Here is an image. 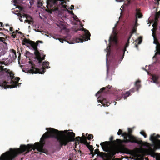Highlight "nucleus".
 I'll return each instance as SVG.
<instances>
[{"label":"nucleus","instance_id":"ea45409f","mask_svg":"<svg viewBox=\"0 0 160 160\" xmlns=\"http://www.w3.org/2000/svg\"><path fill=\"white\" fill-rule=\"evenodd\" d=\"M133 34V33H132V32H130V34L129 36L128 37V38H130L131 39V37H132Z\"/></svg>","mask_w":160,"mask_h":160},{"label":"nucleus","instance_id":"6e6552de","mask_svg":"<svg viewBox=\"0 0 160 160\" xmlns=\"http://www.w3.org/2000/svg\"><path fill=\"white\" fill-rule=\"evenodd\" d=\"M42 64V68L40 69L36 68L35 65L32 61H29V63L31 64V68L28 70V72L31 73L32 74L33 73H40L43 74L45 72V68H50L49 65V62L48 61L43 62Z\"/></svg>","mask_w":160,"mask_h":160},{"label":"nucleus","instance_id":"13d9d810","mask_svg":"<svg viewBox=\"0 0 160 160\" xmlns=\"http://www.w3.org/2000/svg\"><path fill=\"white\" fill-rule=\"evenodd\" d=\"M27 53H29V52H27Z\"/></svg>","mask_w":160,"mask_h":160},{"label":"nucleus","instance_id":"e2e57ef3","mask_svg":"<svg viewBox=\"0 0 160 160\" xmlns=\"http://www.w3.org/2000/svg\"><path fill=\"white\" fill-rule=\"evenodd\" d=\"M83 25H82H82H81V26L82 27H83Z\"/></svg>","mask_w":160,"mask_h":160},{"label":"nucleus","instance_id":"393cba45","mask_svg":"<svg viewBox=\"0 0 160 160\" xmlns=\"http://www.w3.org/2000/svg\"><path fill=\"white\" fill-rule=\"evenodd\" d=\"M64 2H61L60 3V5H58H58L56 6V7H58V8L59 9V7L60 6H62V7L64 8H66L67 6L64 5V3H66V2L65 1H64Z\"/></svg>","mask_w":160,"mask_h":160},{"label":"nucleus","instance_id":"de8ad7c7","mask_svg":"<svg viewBox=\"0 0 160 160\" xmlns=\"http://www.w3.org/2000/svg\"><path fill=\"white\" fill-rule=\"evenodd\" d=\"M29 22V20H25V22H24L25 23H28V22Z\"/></svg>","mask_w":160,"mask_h":160},{"label":"nucleus","instance_id":"20e7f679","mask_svg":"<svg viewBox=\"0 0 160 160\" xmlns=\"http://www.w3.org/2000/svg\"><path fill=\"white\" fill-rule=\"evenodd\" d=\"M39 43H42L43 42L38 41L35 43L34 42L26 38H24L22 41V45H25L30 49L34 51V54L35 56V58L38 61L39 64L40 65L42 61L45 59L46 55L42 52L40 53L38 51V46Z\"/></svg>","mask_w":160,"mask_h":160},{"label":"nucleus","instance_id":"c85d7f7f","mask_svg":"<svg viewBox=\"0 0 160 160\" xmlns=\"http://www.w3.org/2000/svg\"><path fill=\"white\" fill-rule=\"evenodd\" d=\"M140 133L142 135H143L144 137L145 138H146L147 137V135L146 133L144 131H142L140 132Z\"/></svg>","mask_w":160,"mask_h":160},{"label":"nucleus","instance_id":"423d86ee","mask_svg":"<svg viewBox=\"0 0 160 160\" xmlns=\"http://www.w3.org/2000/svg\"><path fill=\"white\" fill-rule=\"evenodd\" d=\"M25 146H20L19 148L17 149L10 148L9 151L1 155L0 160H14L18 154L25 152Z\"/></svg>","mask_w":160,"mask_h":160},{"label":"nucleus","instance_id":"2f4dec72","mask_svg":"<svg viewBox=\"0 0 160 160\" xmlns=\"http://www.w3.org/2000/svg\"><path fill=\"white\" fill-rule=\"evenodd\" d=\"M123 133V132H122V130L121 129H119L118 130V132L117 134L118 135H121L122 136V135Z\"/></svg>","mask_w":160,"mask_h":160},{"label":"nucleus","instance_id":"f03ea898","mask_svg":"<svg viewBox=\"0 0 160 160\" xmlns=\"http://www.w3.org/2000/svg\"><path fill=\"white\" fill-rule=\"evenodd\" d=\"M4 38L0 37V57L4 55L6 51L3 48ZM3 64L6 65L4 61H0V86L2 88H13L17 87L18 82L20 79L19 77H17L14 78V73L10 71L9 69L4 68Z\"/></svg>","mask_w":160,"mask_h":160},{"label":"nucleus","instance_id":"49530a36","mask_svg":"<svg viewBox=\"0 0 160 160\" xmlns=\"http://www.w3.org/2000/svg\"><path fill=\"white\" fill-rule=\"evenodd\" d=\"M33 22L32 21H31V20H29V22H28V23L29 24H31V23H32Z\"/></svg>","mask_w":160,"mask_h":160},{"label":"nucleus","instance_id":"dca6fc26","mask_svg":"<svg viewBox=\"0 0 160 160\" xmlns=\"http://www.w3.org/2000/svg\"><path fill=\"white\" fill-rule=\"evenodd\" d=\"M154 41L153 43L156 44V50L157 51V53L160 55V44L158 42V40L156 38H154Z\"/></svg>","mask_w":160,"mask_h":160},{"label":"nucleus","instance_id":"39448f33","mask_svg":"<svg viewBox=\"0 0 160 160\" xmlns=\"http://www.w3.org/2000/svg\"><path fill=\"white\" fill-rule=\"evenodd\" d=\"M160 138V135L155 133L151 135L150 140L152 141V144H150L151 146H154V148L149 147L147 150L148 154L150 155L153 158L156 157V160H160V156L158 153L155 152V151L158 149H160V139H158Z\"/></svg>","mask_w":160,"mask_h":160},{"label":"nucleus","instance_id":"2eb2a0df","mask_svg":"<svg viewBox=\"0 0 160 160\" xmlns=\"http://www.w3.org/2000/svg\"><path fill=\"white\" fill-rule=\"evenodd\" d=\"M130 95L129 92L127 91L125 93L118 95L117 99L120 100L121 99H126Z\"/></svg>","mask_w":160,"mask_h":160},{"label":"nucleus","instance_id":"7ed1b4c3","mask_svg":"<svg viewBox=\"0 0 160 160\" xmlns=\"http://www.w3.org/2000/svg\"><path fill=\"white\" fill-rule=\"evenodd\" d=\"M110 143L109 142H104L100 144L103 150L107 152H100L98 149L95 150V154H98L103 160H112L115 154L118 153V149L116 147L109 146Z\"/></svg>","mask_w":160,"mask_h":160},{"label":"nucleus","instance_id":"6ab92c4d","mask_svg":"<svg viewBox=\"0 0 160 160\" xmlns=\"http://www.w3.org/2000/svg\"><path fill=\"white\" fill-rule=\"evenodd\" d=\"M121 150L123 153H129L131 152L130 150L125 147H122L121 148Z\"/></svg>","mask_w":160,"mask_h":160},{"label":"nucleus","instance_id":"603ef678","mask_svg":"<svg viewBox=\"0 0 160 160\" xmlns=\"http://www.w3.org/2000/svg\"><path fill=\"white\" fill-rule=\"evenodd\" d=\"M18 33H20V34H22V33L21 32H19L18 31Z\"/></svg>","mask_w":160,"mask_h":160},{"label":"nucleus","instance_id":"c756f323","mask_svg":"<svg viewBox=\"0 0 160 160\" xmlns=\"http://www.w3.org/2000/svg\"><path fill=\"white\" fill-rule=\"evenodd\" d=\"M160 16V11L157 12L156 14V19H158Z\"/></svg>","mask_w":160,"mask_h":160},{"label":"nucleus","instance_id":"473e14b6","mask_svg":"<svg viewBox=\"0 0 160 160\" xmlns=\"http://www.w3.org/2000/svg\"><path fill=\"white\" fill-rule=\"evenodd\" d=\"M128 91L129 92V93H130V94L131 93H133L135 91V89L134 88H132V89H130L129 91Z\"/></svg>","mask_w":160,"mask_h":160},{"label":"nucleus","instance_id":"5fc2aeb1","mask_svg":"<svg viewBox=\"0 0 160 160\" xmlns=\"http://www.w3.org/2000/svg\"><path fill=\"white\" fill-rule=\"evenodd\" d=\"M3 29L5 31H7L8 32V29H4V28H3Z\"/></svg>","mask_w":160,"mask_h":160},{"label":"nucleus","instance_id":"a18cd8bd","mask_svg":"<svg viewBox=\"0 0 160 160\" xmlns=\"http://www.w3.org/2000/svg\"><path fill=\"white\" fill-rule=\"evenodd\" d=\"M116 1L118 2H123L124 0H116Z\"/></svg>","mask_w":160,"mask_h":160},{"label":"nucleus","instance_id":"c9c22d12","mask_svg":"<svg viewBox=\"0 0 160 160\" xmlns=\"http://www.w3.org/2000/svg\"><path fill=\"white\" fill-rule=\"evenodd\" d=\"M160 0H154L155 4L156 5L158 6L159 4V1Z\"/></svg>","mask_w":160,"mask_h":160},{"label":"nucleus","instance_id":"09e8293b","mask_svg":"<svg viewBox=\"0 0 160 160\" xmlns=\"http://www.w3.org/2000/svg\"><path fill=\"white\" fill-rule=\"evenodd\" d=\"M3 27V26L2 23L0 22V27Z\"/></svg>","mask_w":160,"mask_h":160},{"label":"nucleus","instance_id":"1a4fd4ad","mask_svg":"<svg viewBox=\"0 0 160 160\" xmlns=\"http://www.w3.org/2000/svg\"><path fill=\"white\" fill-rule=\"evenodd\" d=\"M79 30L84 31V33L82 35H80L79 37H77L75 38V41L76 42H82L83 41H87L90 40L91 35L88 30L82 28L78 29L76 32Z\"/></svg>","mask_w":160,"mask_h":160},{"label":"nucleus","instance_id":"8fccbe9b","mask_svg":"<svg viewBox=\"0 0 160 160\" xmlns=\"http://www.w3.org/2000/svg\"><path fill=\"white\" fill-rule=\"evenodd\" d=\"M19 8L21 11H22L23 10V8L22 7H19Z\"/></svg>","mask_w":160,"mask_h":160},{"label":"nucleus","instance_id":"aec40b11","mask_svg":"<svg viewBox=\"0 0 160 160\" xmlns=\"http://www.w3.org/2000/svg\"><path fill=\"white\" fill-rule=\"evenodd\" d=\"M140 82L141 81L139 80H137L135 82V86L137 88V91H138L139 88L141 87Z\"/></svg>","mask_w":160,"mask_h":160},{"label":"nucleus","instance_id":"9d476101","mask_svg":"<svg viewBox=\"0 0 160 160\" xmlns=\"http://www.w3.org/2000/svg\"><path fill=\"white\" fill-rule=\"evenodd\" d=\"M63 132H65L67 134H66L64 135H65L67 136V137L68 138L71 140V141H69L67 144V145L68 143L72 141H75V144L76 145H77L78 144H79L80 143H81V140L82 138L80 137H77L75 138H74L75 137V134L73 132H68V131L67 130H64Z\"/></svg>","mask_w":160,"mask_h":160},{"label":"nucleus","instance_id":"5701e85b","mask_svg":"<svg viewBox=\"0 0 160 160\" xmlns=\"http://www.w3.org/2000/svg\"><path fill=\"white\" fill-rule=\"evenodd\" d=\"M136 19L135 21V23H137L138 21L137 18H142V15L141 13H140V12H137L136 13Z\"/></svg>","mask_w":160,"mask_h":160},{"label":"nucleus","instance_id":"58836bf2","mask_svg":"<svg viewBox=\"0 0 160 160\" xmlns=\"http://www.w3.org/2000/svg\"><path fill=\"white\" fill-rule=\"evenodd\" d=\"M59 40L60 41V42L62 43L63 42V41L64 40V39H63L62 38H59Z\"/></svg>","mask_w":160,"mask_h":160},{"label":"nucleus","instance_id":"412c9836","mask_svg":"<svg viewBox=\"0 0 160 160\" xmlns=\"http://www.w3.org/2000/svg\"><path fill=\"white\" fill-rule=\"evenodd\" d=\"M9 56H10L12 59H15V58L17 57L16 51L15 50H13L12 52H11V53L10 54Z\"/></svg>","mask_w":160,"mask_h":160},{"label":"nucleus","instance_id":"a878e982","mask_svg":"<svg viewBox=\"0 0 160 160\" xmlns=\"http://www.w3.org/2000/svg\"><path fill=\"white\" fill-rule=\"evenodd\" d=\"M83 137L85 138H87L88 139V140H90L91 139V137L92 138H93V136L92 134H89L88 136L87 137H85L84 135V133H82Z\"/></svg>","mask_w":160,"mask_h":160},{"label":"nucleus","instance_id":"052dcab7","mask_svg":"<svg viewBox=\"0 0 160 160\" xmlns=\"http://www.w3.org/2000/svg\"><path fill=\"white\" fill-rule=\"evenodd\" d=\"M128 3H130V1H128Z\"/></svg>","mask_w":160,"mask_h":160},{"label":"nucleus","instance_id":"f704fd0d","mask_svg":"<svg viewBox=\"0 0 160 160\" xmlns=\"http://www.w3.org/2000/svg\"><path fill=\"white\" fill-rule=\"evenodd\" d=\"M73 18L74 19L77 21H79L80 22V20H79L78 18L77 17V16L75 15H74Z\"/></svg>","mask_w":160,"mask_h":160},{"label":"nucleus","instance_id":"e433bc0d","mask_svg":"<svg viewBox=\"0 0 160 160\" xmlns=\"http://www.w3.org/2000/svg\"><path fill=\"white\" fill-rule=\"evenodd\" d=\"M138 40H139V42H138V44H140L142 42V38H141V37H139L138 38Z\"/></svg>","mask_w":160,"mask_h":160},{"label":"nucleus","instance_id":"f8f14e48","mask_svg":"<svg viewBox=\"0 0 160 160\" xmlns=\"http://www.w3.org/2000/svg\"><path fill=\"white\" fill-rule=\"evenodd\" d=\"M111 87L112 86L108 85L105 87L102 88L96 94V97H98L99 96V94L102 92L107 93L108 91H109V90L111 88Z\"/></svg>","mask_w":160,"mask_h":160},{"label":"nucleus","instance_id":"a19ab883","mask_svg":"<svg viewBox=\"0 0 160 160\" xmlns=\"http://www.w3.org/2000/svg\"><path fill=\"white\" fill-rule=\"evenodd\" d=\"M68 12H69L70 14H71V15H75L74 13L73 12V11H68Z\"/></svg>","mask_w":160,"mask_h":160},{"label":"nucleus","instance_id":"79ce46f5","mask_svg":"<svg viewBox=\"0 0 160 160\" xmlns=\"http://www.w3.org/2000/svg\"><path fill=\"white\" fill-rule=\"evenodd\" d=\"M152 35L153 36V38H154H154H156V36H155V33H154L153 32L152 33Z\"/></svg>","mask_w":160,"mask_h":160},{"label":"nucleus","instance_id":"4d7b16f0","mask_svg":"<svg viewBox=\"0 0 160 160\" xmlns=\"http://www.w3.org/2000/svg\"><path fill=\"white\" fill-rule=\"evenodd\" d=\"M1 30H2V28H0V31H1Z\"/></svg>","mask_w":160,"mask_h":160},{"label":"nucleus","instance_id":"f257e3e1","mask_svg":"<svg viewBox=\"0 0 160 160\" xmlns=\"http://www.w3.org/2000/svg\"><path fill=\"white\" fill-rule=\"evenodd\" d=\"M46 130H48V131L43 135L41 138L40 142H36L34 145L28 144L27 145H21L25 146V152L26 151V153L28 152L32 149L35 150L37 149L39 152H42L45 143V139L50 137L54 138L57 139L59 143L58 146L60 148L63 146H66L67 143L71 141L68 138L67 136L63 134V131H59L57 129L51 128L48 129L47 128Z\"/></svg>","mask_w":160,"mask_h":160},{"label":"nucleus","instance_id":"4c0bfd02","mask_svg":"<svg viewBox=\"0 0 160 160\" xmlns=\"http://www.w3.org/2000/svg\"><path fill=\"white\" fill-rule=\"evenodd\" d=\"M90 151L92 155V157H93L94 156V152H93V150L92 149V150H90Z\"/></svg>","mask_w":160,"mask_h":160},{"label":"nucleus","instance_id":"4be33fe9","mask_svg":"<svg viewBox=\"0 0 160 160\" xmlns=\"http://www.w3.org/2000/svg\"><path fill=\"white\" fill-rule=\"evenodd\" d=\"M18 15L19 16V19L21 21H23V20L22 19V18L23 17V18H28V15L25 14H23L22 15L20 13H19Z\"/></svg>","mask_w":160,"mask_h":160},{"label":"nucleus","instance_id":"ddd939ff","mask_svg":"<svg viewBox=\"0 0 160 160\" xmlns=\"http://www.w3.org/2000/svg\"><path fill=\"white\" fill-rule=\"evenodd\" d=\"M113 136H111L109 138V140L110 141V142L109 141L110 143L109 144V146H113L116 147L115 146L117 144H122L123 142H118V141H117V140L118 139H116V140H113Z\"/></svg>","mask_w":160,"mask_h":160},{"label":"nucleus","instance_id":"7c9ffc66","mask_svg":"<svg viewBox=\"0 0 160 160\" xmlns=\"http://www.w3.org/2000/svg\"><path fill=\"white\" fill-rule=\"evenodd\" d=\"M87 147L88 148V149H89L90 151L93 149V146L92 145H90V144L87 145Z\"/></svg>","mask_w":160,"mask_h":160},{"label":"nucleus","instance_id":"72a5a7b5","mask_svg":"<svg viewBox=\"0 0 160 160\" xmlns=\"http://www.w3.org/2000/svg\"><path fill=\"white\" fill-rule=\"evenodd\" d=\"M137 31V28H136L134 27L132 30V31L131 32H132V33H134L135 32Z\"/></svg>","mask_w":160,"mask_h":160},{"label":"nucleus","instance_id":"bf43d9fd","mask_svg":"<svg viewBox=\"0 0 160 160\" xmlns=\"http://www.w3.org/2000/svg\"><path fill=\"white\" fill-rule=\"evenodd\" d=\"M144 70H145V71H147V70H146V69H145V68H144Z\"/></svg>","mask_w":160,"mask_h":160},{"label":"nucleus","instance_id":"0e129e2a","mask_svg":"<svg viewBox=\"0 0 160 160\" xmlns=\"http://www.w3.org/2000/svg\"><path fill=\"white\" fill-rule=\"evenodd\" d=\"M147 160H149V159L148 158V159H147Z\"/></svg>","mask_w":160,"mask_h":160},{"label":"nucleus","instance_id":"9b49d317","mask_svg":"<svg viewBox=\"0 0 160 160\" xmlns=\"http://www.w3.org/2000/svg\"><path fill=\"white\" fill-rule=\"evenodd\" d=\"M58 1L63 2L64 0H47V7L48 8H51L52 11H59V9L58 7L56 6L58 5Z\"/></svg>","mask_w":160,"mask_h":160},{"label":"nucleus","instance_id":"680f3d73","mask_svg":"<svg viewBox=\"0 0 160 160\" xmlns=\"http://www.w3.org/2000/svg\"><path fill=\"white\" fill-rule=\"evenodd\" d=\"M81 153V151H80V153Z\"/></svg>","mask_w":160,"mask_h":160},{"label":"nucleus","instance_id":"3c124183","mask_svg":"<svg viewBox=\"0 0 160 160\" xmlns=\"http://www.w3.org/2000/svg\"><path fill=\"white\" fill-rule=\"evenodd\" d=\"M130 38H128L127 41V42H128V43H130L129 40H130Z\"/></svg>","mask_w":160,"mask_h":160},{"label":"nucleus","instance_id":"c03bdc74","mask_svg":"<svg viewBox=\"0 0 160 160\" xmlns=\"http://www.w3.org/2000/svg\"><path fill=\"white\" fill-rule=\"evenodd\" d=\"M74 6L73 5H71V7L70 8V9L71 10L72 9H74Z\"/></svg>","mask_w":160,"mask_h":160},{"label":"nucleus","instance_id":"69168bd1","mask_svg":"<svg viewBox=\"0 0 160 160\" xmlns=\"http://www.w3.org/2000/svg\"><path fill=\"white\" fill-rule=\"evenodd\" d=\"M136 11H138V9H136Z\"/></svg>","mask_w":160,"mask_h":160},{"label":"nucleus","instance_id":"4468645a","mask_svg":"<svg viewBox=\"0 0 160 160\" xmlns=\"http://www.w3.org/2000/svg\"><path fill=\"white\" fill-rule=\"evenodd\" d=\"M98 98L99 99L100 102L102 103L104 107L108 106L110 104L109 102L108 101L106 98H102L101 99V98L99 96L98 97Z\"/></svg>","mask_w":160,"mask_h":160},{"label":"nucleus","instance_id":"864d4df0","mask_svg":"<svg viewBox=\"0 0 160 160\" xmlns=\"http://www.w3.org/2000/svg\"><path fill=\"white\" fill-rule=\"evenodd\" d=\"M5 26H9V25L8 24H5Z\"/></svg>","mask_w":160,"mask_h":160},{"label":"nucleus","instance_id":"37998d69","mask_svg":"<svg viewBox=\"0 0 160 160\" xmlns=\"http://www.w3.org/2000/svg\"><path fill=\"white\" fill-rule=\"evenodd\" d=\"M10 31L11 32L13 31V27H10L9 28Z\"/></svg>","mask_w":160,"mask_h":160},{"label":"nucleus","instance_id":"f3484780","mask_svg":"<svg viewBox=\"0 0 160 160\" xmlns=\"http://www.w3.org/2000/svg\"><path fill=\"white\" fill-rule=\"evenodd\" d=\"M110 43L111 41L113 42L115 44H117L118 43V39L116 36H114L113 37L111 36L109 40Z\"/></svg>","mask_w":160,"mask_h":160},{"label":"nucleus","instance_id":"0eeeda50","mask_svg":"<svg viewBox=\"0 0 160 160\" xmlns=\"http://www.w3.org/2000/svg\"><path fill=\"white\" fill-rule=\"evenodd\" d=\"M132 130L130 128H128V132H124L122 135L124 139L123 140L120 139H117V141L118 142H123L125 143H135L138 144L142 143V141L139 140L138 138L132 135Z\"/></svg>","mask_w":160,"mask_h":160},{"label":"nucleus","instance_id":"b1692460","mask_svg":"<svg viewBox=\"0 0 160 160\" xmlns=\"http://www.w3.org/2000/svg\"><path fill=\"white\" fill-rule=\"evenodd\" d=\"M90 142H88L86 140V138H84L83 137V138L81 140V143H83L84 144L86 145V146H87V145L90 144Z\"/></svg>","mask_w":160,"mask_h":160},{"label":"nucleus","instance_id":"bb28decb","mask_svg":"<svg viewBox=\"0 0 160 160\" xmlns=\"http://www.w3.org/2000/svg\"><path fill=\"white\" fill-rule=\"evenodd\" d=\"M18 30H16L15 31H13L12 33L11 36L13 37V38H15L16 37V34L18 33Z\"/></svg>","mask_w":160,"mask_h":160},{"label":"nucleus","instance_id":"cd10ccee","mask_svg":"<svg viewBox=\"0 0 160 160\" xmlns=\"http://www.w3.org/2000/svg\"><path fill=\"white\" fill-rule=\"evenodd\" d=\"M129 43L128 42H127L126 43L125 45V46L124 49L123 51V54H124L126 50V48H127L129 45Z\"/></svg>","mask_w":160,"mask_h":160},{"label":"nucleus","instance_id":"a211bd4d","mask_svg":"<svg viewBox=\"0 0 160 160\" xmlns=\"http://www.w3.org/2000/svg\"><path fill=\"white\" fill-rule=\"evenodd\" d=\"M159 76L155 75H153L152 76V80L153 82L158 84L159 83Z\"/></svg>","mask_w":160,"mask_h":160},{"label":"nucleus","instance_id":"6e6d98bb","mask_svg":"<svg viewBox=\"0 0 160 160\" xmlns=\"http://www.w3.org/2000/svg\"><path fill=\"white\" fill-rule=\"evenodd\" d=\"M96 146H97V147L98 148V147H99V145H98V144H97V145H96Z\"/></svg>","mask_w":160,"mask_h":160}]
</instances>
